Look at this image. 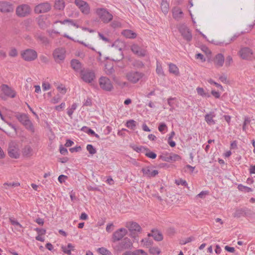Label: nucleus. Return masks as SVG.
<instances>
[{"mask_svg":"<svg viewBox=\"0 0 255 255\" xmlns=\"http://www.w3.org/2000/svg\"><path fill=\"white\" fill-rule=\"evenodd\" d=\"M179 31L183 38L187 41H190L192 39V36L189 29L185 25H182L179 29Z\"/></svg>","mask_w":255,"mask_h":255,"instance_id":"f3484780","label":"nucleus"},{"mask_svg":"<svg viewBox=\"0 0 255 255\" xmlns=\"http://www.w3.org/2000/svg\"><path fill=\"white\" fill-rule=\"evenodd\" d=\"M51 7V4L49 2L47 1L42 2L35 6L34 12L37 14L46 13L49 11Z\"/></svg>","mask_w":255,"mask_h":255,"instance_id":"6e6552de","label":"nucleus"},{"mask_svg":"<svg viewBox=\"0 0 255 255\" xmlns=\"http://www.w3.org/2000/svg\"><path fill=\"white\" fill-rule=\"evenodd\" d=\"M132 147L134 150L136 151L137 152H144V153L145 152V151L148 150V148H145L142 146H133Z\"/></svg>","mask_w":255,"mask_h":255,"instance_id":"58836bf2","label":"nucleus"},{"mask_svg":"<svg viewBox=\"0 0 255 255\" xmlns=\"http://www.w3.org/2000/svg\"><path fill=\"white\" fill-rule=\"evenodd\" d=\"M13 7L9 2L0 1V11L2 12H9L12 11Z\"/></svg>","mask_w":255,"mask_h":255,"instance_id":"a211bd4d","label":"nucleus"},{"mask_svg":"<svg viewBox=\"0 0 255 255\" xmlns=\"http://www.w3.org/2000/svg\"><path fill=\"white\" fill-rule=\"evenodd\" d=\"M22 154L24 157H30L33 154V149L29 144H27L22 148Z\"/></svg>","mask_w":255,"mask_h":255,"instance_id":"b1692460","label":"nucleus"},{"mask_svg":"<svg viewBox=\"0 0 255 255\" xmlns=\"http://www.w3.org/2000/svg\"><path fill=\"white\" fill-rule=\"evenodd\" d=\"M38 24L39 26L42 28H44L46 27V24L43 19H39L38 20Z\"/></svg>","mask_w":255,"mask_h":255,"instance_id":"5fc2aeb1","label":"nucleus"},{"mask_svg":"<svg viewBox=\"0 0 255 255\" xmlns=\"http://www.w3.org/2000/svg\"><path fill=\"white\" fill-rule=\"evenodd\" d=\"M15 117L18 121L21 123L27 130L32 133L34 132L33 125L26 114L19 113L17 114Z\"/></svg>","mask_w":255,"mask_h":255,"instance_id":"f03ea898","label":"nucleus"},{"mask_svg":"<svg viewBox=\"0 0 255 255\" xmlns=\"http://www.w3.org/2000/svg\"><path fill=\"white\" fill-rule=\"evenodd\" d=\"M1 90L3 93L7 97L14 98L15 96L16 93L15 91L7 85H2L1 86Z\"/></svg>","mask_w":255,"mask_h":255,"instance_id":"6ab92c4d","label":"nucleus"},{"mask_svg":"<svg viewBox=\"0 0 255 255\" xmlns=\"http://www.w3.org/2000/svg\"><path fill=\"white\" fill-rule=\"evenodd\" d=\"M118 52L119 53L120 55H119V57H117V58H113V60L114 61H120L121 60V59H123V55L122 54V52L121 51V49H120L118 51Z\"/></svg>","mask_w":255,"mask_h":255,"instance_id":"e2e57ef3","label":"nucleus"},{"mask_svg":"<svg viewBox=\"0 0 255 255\" xmlns=\"http://www.w3.org/2000/svg\"><path fill=\"white\" fill-rule=\"evenodd\" d=\"M100 88L106 91H111L113 89V85L111 81L106 77H101L99 79Z\"/></svg>","mask_w":255,"mask_h":255,"instance_id":"423d86ee","label":"nucleus"},{"mask_svg":"<svg viewBox=\"0 0 255 255\" xmlns=\"http://www.w3.org/2000/svg\"><path fill=\"white\" fill-rule=\"evenodd\" d=\"M151 233L148 234V237H152L154 239L157 241L162 240L163 237L161 233L157 230H152Z\"/></svg>","mask_w":255,"mask_h":255,"instance_id":"bb28decb","label":"nucleus"},{"mask_svg":"<svg viewBox=\"0 0 255 255\" xmlns=\"http://www.w3.org/2000/svg\"><path fill=\"white\" fill-rule=\"evenodd\" d=\"M156 72L159 76H164V72L163 71L161 64L158 61L156 62Z\"/></svg>","mask_w":255,"mask_h":255,"instance_id":"f704fd0d","label":"nucleus"},{"mask_svg":"<svg viewBox=\"0 0 255 255\" xmlns=\"http://www.w3.org/2000/svg\"><path fill=\"white\" fill-rule=\"evenodd\" d=\"M77 107V104L76 103H74L72 105L70 108L67 109V114L70 118H72V116L74 111L76 109Z\"/></svg>","mask_w":255,"mask_h":255,"instance_id":"4c0bfd02","label":"nucleus"},{"mask_svg":"<svg viewBox=\"0 0 255 255\" xmlns=\"http://www.w3.org/2000/svg\"><path fill=\"white\" fill-rule=\"evenodd\" d=\"M34 230L37 232L38 235H44L46 233V230L44 229L36 228L34 229Z\"/></svg>","mask_w":255,"mask_h":255,"instance_id":"6e6d98bb","label":"nucleus"},{"mask_svg":"<svg viewBox=\"0 0 255 255\" xmlns=\"http://www.w3.org/2000/svg\"><path fill=\"white\" fill-rule=\"evenodd\" d=\"M194 240V238L193 237H190L187 238L186 239L181 240L180 241L179 243L181 245H185L187 243H189L192 242Z\"/></svg>","mask_w":255,"mask_h":255,"instance_id":"37998d69","label":"nucleus"},{"mask_svg":"<svg viewBox=\"0 0 255 255\" xmlns=\"http://www.w3.org/2000/svg\"><path fill=\"white\" fill-rule=\"evenodd\" d=\"M145 155L147 156L149 158H150L151 159H155L156 157V154L154 152H153L152 151H150V150L148 149V151H145Z\"/></svg>","mask_w":255,"mask_h":255,"instance_id":"a18cd8bd","label":"nucleus"},{"mask_svg":"<svg viewBox=\"0 0 255 255\" xmlns=\"http://www.w3.org/2000/svg\"><path fill=\"white\" fill-rule=\"evenodd\" d=\"M198 95L204 97H209L210 95L208 93L205 92L203 88L198 87L196 89Z\"/></svg>","mask_w":255,"mask_h":255,"instance_id":"c9c22d12","label":"nucleus"},{"mask_svg":"<svg viewBox=\"0 0 255 255\" xmlns=\"http://www.w3.org/2000/svg\"><path fill=\"white\" fill-rule=\"evenodd\" d=\"M21 55L22 58L27 61H33L37 57L36 51L32 49H27L22 51Z\"/></svg>","mask_w":255,"mask_h":255,"instance_id":"0eeeda50","label":"nucleus"},{"mask_svg":"<svg viewBox=\"0 0 255 255\" xmlns=\"http://www.w3.org/2000/svg\"><path fill=\"white\" fill-rule=\"evenodd\" d=\"M96 13L104 23H108L113 19V16L107 9L98 8L96 9Z\"/></svg>","mask_w":255,"mask_h":255,"instance_id":"7ed1b4c3","label":"nucleus"},{"mask_svg":"<svg viewBox=\"0 0 255 255\" xmlns=\"http://www.w3.org/2000/svg\"><path fill=\"white\" fill-rule=\"evenodd\" d=\"M141 242L143 243V245L145 246L146 248H150L151 247V245L153 243L152 240H149L148 239H143L141 240Z\"/></svg>","mask_w":255,"mask_h":255,"instance_id":"79ce46f5","label":"nucleus"},{"mask_svg":"<svg viewBox=\"0 0 255 255\" xmlns=\"http://www.w3.org/2000/svg\"><path fill=\"white\" fill-rule=\"evenodd\" d=\"M81 150V146H76L75 147H72L70 149V151L71 152H79Z\"/></svg>","mask_w":255,"mask_h":255,"instance_id":"338daca9","label":"nucleus"},{"mask_svg":"<svg viewBox=\"0 0 255 255\" xmlns=\"http://www.w3.org/2000/svg\"><path fill=\"white\" fill-rule=\"evenodd\" d=\"M80 78L85 83L92 84L96 79V74L94 70L87 67L83 68L80 71Z\"/></svg>","mask_w":255,"mask_h":255,"instance_id":"f257e3e1","label":"nucleus"},{"mask_svg":"<svg viewBox=\"0 0 255 255\" xmlns=\"http://www.w3.org/2000/svg\"><path fill=\"white\" fill-rule=\"evenodd\" d=\"M84 129L88 130V131H87V133L89 134H91V135H93V134H95V131L93 130H92V129L88 128V127H84L82 128L81 130H84Z\"/></svg>","mask_w":255,"mask_h":255,"instance_id":"680f3d73","label":"nucleus"},{"mask_svg":"<svg viewBox=\"0 0 255 255\" xmlns=\"http://www.w3.org/2000/svg\"><path fill=\"white\" fill-rule=\"evenodd\" d=\"M122 34L127 38L133 39L136 37V34L129 29H126L122 31Z\"/></svg>","mask_w":255,"mask_h":255,"instance_id":"cd10ccee","label":"nucleus"},{"mask_svg":"<svg viewBox=\"0 0 255 255\" xmlns=\"http://www.w3.org/2000/svg\"><path fill=\"white\" fill-rule=\"evenodd\" d=\"M133 255H147V254L142 250H137L133 252Z\"/></svg>","mask_w":255,"mask_h":255,"instance_id":"8fccbe9b","label":"nucleus"},{"mask_svg":"<svg viewBox=\"0 0 255 255\" xmlns=\"http://www.w3.org/2000/svg\"><path fill=\"white\" fill-rule=\"evenodd\" d=\"M216 116L214 112H210L205 116V120L209 125H213L215 124V122L213 118Z\"/></svg>","mask_w":255,"mask_h":255,"instance_id":"393cba45","label":"nucleus"},{"mask_svg":"<svg viewBox=\"0 0 255 255\" xmlns=\"http://www.w3.org/2000/svg\"><path fill=\"white\" fill-rule=\"evenodd\" d=\"M126 226L130 232V237L137 241V234L140 233L141 230L139 225L134 222H129L127 223Z\"/></svg>","mask_w":255,"mask_h":255,"instance_id":"20e7f679","label":"nucleus"},{"mask_svg":"<svg viewBox=\"0 0 255 255\" xmlns=\"http://www.w3.org/2000/svg\"><path fill=\"white\" fill-rule=\"evenodd\" d=\"M35 37L37 40H39L43 44L46 45L49 43L47 38L41 33H37L35 35Z\"/></svg>","mask_w":255,"mask_h":255,"instance_id":"7c9ffc66","label":"nucleus"},{"mask_svg":"<svg viewBox=\"0 0 255 255\" xmlns=\"http://www.w3.org/2000/svg\"><path fill=\"white\" fill-rule=\"evenodd\" d=\"M99 253L103 255H112V253L105 248L102 247L98 249Z\"/></svg>","mask_w":255,"mask_h":255,"instance_id":"ea45409f","label":"nucleus"},{"mask_svg":"<svg viewBox=\"0 0 255 255\" xmlns=\"http://www.w3.org/2000/svg\"><path fill=\"white\" fill-rule=\"evenodd\" d=\"M60 152L63 155H66L68 153V150L66 148L61 146L60 147Z\"/></svg>","mask_w":255,"mask_h":255,"instance_id":"774afa93","label":"nucleus"},{"mask_svg":"<svg viewBox=\"0 0 255 255\" xmlns=\"http://www.w3.org/2000/svg\"><path fill=\"white\" fill-rule=\"evenodd\" d=\"M65 50L62 48L56 49L53 53V56L55 61L57 63H60L63 61L65 58Z\"/></svg>","mask_w":255,"mask_h":255,"instance_id":"ddd939ff","label":"nucleus"},{"mask_svg":"<svg viewBox=\"0 0 255 255\" xmlns=\"http://www.w3.org/2000/svg\"><path fill=\"white\" fill-rule=\"evenodd\" d=\"M8 154L11 158H18L20 153L18 145L14 142H11L9 144L8 148Z\"/></svg>","mask_w":255,"mask_h":255,"instance_id":"9d476101","label":"nucleus"},{"mask_svg":"<svg viewBox=\"0 0 255 255\" xmlns=\"http://www.w3.org/2000/svg\"><path fill=\"white\" fill-rule=\"evenodd\" d=\"M173 17L176 20H180L183 17V12L179 7H174L172 9Z\"/></svg>","mask_w":255,"mask_h":255,"instance_id":"412c9836","label":"nucleus"},{"mask_svg":"<svg viewBox=\"0 0 255 255\" xmlns=\"http://www.w3.org/2000/svg\"><path fill=\"white\" fill-rule=\"evenodd\" d=\"M239 54L244 60L251 61L255 58V55L252 49L248 47L241 48L239 51Z\"/></svg>","mask_w":255,"mask_h":255,"instance_id":"39448f33","label":"nucleus"},{"mask_svg":"<svg viewBox=\"0 0 255 255\" xmlns=\"http://www.w3.org/2000/svg\"><path fill=\"white\" fill-rule=\"evenodd\" d=\"M251 122V119L249 117H245L244 122L243 126V130L246 131V126L249 124Z\"/></svg>","mask_w":255,"mask_h":255,"instance_id":"de8ad7c7","label":"nucleus"},{"mask_svg":"<svg viewBox=\"0 0 255 255\" xmlns=\"http://www.w3.org/2000/svg\"><path fill=\"white\" fill-rule=\"evenodd\" d=\"M61 100V97L59 95H57L56 96L53 97L51 100V102L53 104H56L58 103Z\"/></svg>","mask_w":255,"mask_h":255,"instance_id":"bf43d9fd","label":"nucleus"},{"mask_svg":"<svg viewBox=\"0 0 255 255\" xmlns=\"http://www.w3.org/2000/svg\"><path fill=\"white\" fill-rule=\"evenodd\" d=\"M9 221L12 225L18 226L19 228H22L21 225L18 222L15 220L14 218H9Z\"/></svg>","mask_w":255,"mask_h":255,"instance_id":"09e8293b","label":"nucleus"},{"mask_svg":"<svg viewBox=\"0 0 255 255\" xmlns=\"http://www.w3.org/2000/svg\"><path fill=\"white\" fill-rule=\"evenodd\" d=\"M244 211L243 209H238L234 213V217L239 218L243 214Z\"/></svg>","mask_w":255,"mask_h":255,"instance_id":"603ef678","label":"nucleus"},{"mask_svg":"<svg viewBox=\"0 0 255 255\" xmlns=\"http://www.w3.org/2000/svg\"><path fill=\"white\" fill-rule=\"evenodd\" d=\"M9 55L11 57H16L17 55V52L15 48H12L9 52Z\"/></svg>","mask_w":255,"mask_h":255,"instance_id":"864d4df0","label":"nucleus"},{"mask_svg":"<svg viewBox=\"0 0 255 255\" xmlns=\"http://www.w3.org/2000/svg\"><path fill=\"white\" fill-rule=\"evenodd\" d=\"M127 230L124 228L119 229L115 231L113 235V242L119 241L123 239V238L127 234Z\"/></svg>","mask_w":255,"mask_h":255,"instance_id":"2eb2a0df","label":"nucleus"},{"mask_svg":"<svg viewBox=\"0 0 255 255\" xmlns=\"http://www.w3.org/2000/svg\"><path fill=\"white\" fill-rule=\"evenodd\" d=\"M175 183L178 185H182L185 186L187 185L186 181L182 179L177 180H176Z\"/></svg>","mask_w":255,"mask_h":255,"instance_id":"13d9d810","label":"nucleus"},{"mask_svg":"<svg viewBox=\"0 0 255 255\" xmlns=\"http://www.w3.org/2000/svg\"><path fill=\"white\" fill-rule=\"evenodd\" d=\"M161 158L162 160L169 162H175L176 161H179L181 159L180 156L174 153H171L169 154L162 156H161Z\"/></svg>","mask_w":255,"mask_h":255,"instance_id":"dca6fc26","label":"nucleus"},{"mask_svg":"<svg viewBox=\"0 0 255 255\" xmlns=\"http://www.w3.org/2000/svg\"><path fill=\"white\" fill-rule=\"evenodd\" d=\"M233 63V59L231 56H228L227 57L225 61V65L226 66L228 67L231 65V64Z\"/></svg>","mask_w":255,"mask_h":255,"instance_id":"3c124183","label":"nucleus"},{"mask_svg":"<svg viewBox=\"0 0 255 255\" xmlns=\"http://www.w3.org/2000/svg\"><path fill=\"white\" fill-rule=\"evenodd\" d=\"M74 247L70 243L68 244L67 247H61L62 251L68 255H71V251L74 250Z\"/></svg>","mask_w":255,"mask_h":255,"instance_id":"c756f323","label":"nucleus"},{"mask_svg":"<svg viewBox=\"0 0 255 255\" xmlns=\"http://www.w3.org/2000/svg\"><path fill=\"white\" fill-rule=\"evenodd\" d=\"M42 87L44 91H46L50 88V85L48 83H43Z\"/></svg>","mask_w":255,"mask_h":255,"instance_id":"0e129e2a","label":"nucleus"},{"mask_svg":"<svg viewBox=\"0 0 255 255\" xmlns=\"http://www.w3.org/2000/svg\"><path fill=\"white\" fill-rule=\"evenodd\" d=\"M142 172L145 176L149 178L155 177L158 174L157 170H153L149 167L143 168Z\"/></svg>","mask_w":255,"mask_h":255,"instance_id":"aec40b11","label":"nucleus"},{"mask_svg":"<svg viewBox=\"0 0 255 255\" xmlns=\"http://www.w3.org/2000/svg\"><path fill=\"white\" fill-rule=\"evenodd\" d=\"M225 61L224 56L222 54H218L215 56L214 63L216 66L218 67H222Z\"/></svg>","mask_w":255,"mask_h":255,"instance_id":"a878e982","label":"nucleus"},{"mask_svg":"<svg viewBox=\"0 0 255 255\" xmlns=\"http://www.w3.org/2000/svg\"><path fill=\"white\" fill-rule=\"evenodd\" d=\"M58 22H59L62 24H65L66 23H69L70 24L73 25L74 26H75L76 28L79 27V26L78 24H77L76 23H75L73 20L70 19H66L63 21H61V20L56 21L54 22V23H56Z\"/></svg>","mask_w":255,"mask_h":255,"instance_id":"473e14b6","label":"nucleus"},{"mask_svg":"<svg viewBox=\"0 0 255 255\" xmlns=\"http://www.w3.org/2000/svg\"><path fill=\"white\" fill-rule=\"evenodd\" d=\"M65 2L63 0H56L55 1L54 7L55 9L62 10L65 7Z\"/></svg>","mask_w":255,"mask_h":255,"instance_id":"c85d7f7f","label":"nucleus"},{"mask_svg":"<svg viewBox=\"0 0 255 255\" xmlns=\"http://www.w3.org/2000/svg\"><path fill=\"white\" fill-rule=\"evenodd\" d=\"M143 74L137 71H131L126 75L127 79L132 83H136L142 78Z\"/></svg>","mask_w":255,"mask_h":255,"instance_id":"1a4fd4ad","label":"nucleus"},{"mask_svg":"<svg viewBox=\"0 0 255 255\" xmlns=\"http://www.w3.org/2000/svg\"><path fill=\"white\" fill-rule=\"evenodd\" d=\"M74 3L83 14H88L90 13V7L87 2L82 0H75Z\"/></svg>","mask_w":255,"mask_h":255,"instance_id":"9b49d317","label":"nucleus"},{"mask_svg":"<svg viewBox=\"0 0 255 255\" xmlns=\"http://www.w3.org/2000/svg\"><path fill=\"white\" fill-rule=\"evenodd\" d=\"M131 51L135 55L140 57H144L146 55V50L136 44H133L130 46Z\"/></svg>","mask_w":255,"mask_h":255,"instance_id":"4468645a","label":"nucleus"},{"mask_svg":"<svg viewBox=\"0 0 255 255\" xmlns=\"http://www.w3.org/2000/svg\"><path fill=\"white\" fill-rule=\"evenodd\" d=\"M238 188L239 190L248 193L253 191V189L252 188L244 186L242 184H239L238 186Z\"/></svg>","mask_w":255,"mask_h":255,"instance_id":"e433bc0d","label":"nucleus"},{"mask_svg":"<svg viewBox=\"0 0 255 255\" xmlns=\"http://www.w3.org/2000/svg\"><path fill=\"white\" fill-rule=\"evenodd\" d=\"M31 12L30 6L25 4H23L17 7L16 9V14L18 16L24 17L28 15Z\"/></svg>","mask_w":255,"mask_h":255,"instance_id":"f8f14e48","label":"nucleus"},{"mask_svg":"<svg viewBox=\"0 0 255 255\" xmlns=\"http://www.w3.org/2000/svg\"><path fill=\"white\" fill-rule=\"evenodd\" d=\"M149 253L153 255H157L160 254V251L158 247H151L149 248Z\"/></svg>","mask_w":255,"mask_h":255,"instance_id":"a19ab883","label":"nucleus"},{"mask_svg":"<svg viewBox=\"0 0 255 255\" xmlns=\"http://www.w3.org/2000/svg\"><path fill=\"white\" fill-rule=\"evenodd\" d=\"M161 8L162 12L164 14H166L168 12L169 9L168 3L166 1L162 0L161 4Z\"/></svg>","mask_w":255,"mask_h":255,"instance_id":"72a5a7b5","label":"nucleus"},{"mask_svg":"<svg viewBox=\"0 0 255 255\" xmlns=\"http://www.w3.org/2000/svg\"><path fill=\"white\" fill-rule=\"evenodd\" d=\"M158 128L159 131L163 132L164 130L167 129V126L165 124L161 123L160 124Z\"/></svg>","mask_w":255,"mask_h":255,"instance_id":"4d7b16f0","label":"nucleus"},{"mask_svg":"<svg viewBox=\"0 0 255 255\" xmlns=\"http://www.w3.org/2000/svg\"><path fill=\"white\" fill-rule=\"evenodd\" d=\"M169 71L170 73L175 75H178L179 74L178 68L175 64L172 63L169 64Z\"/></svg>","mask_w":255,"mask_h":255,"instance_id":"2f4dec72","label":"nucleus"},{"mask_svg":"<svg viewBox=\"0 0 255 255\" xmlns=\"http://www.w3.org/2000/svg\"><path fill=\"white\" fill-rule=\"evenodd\" d=\"M135 126V121L134 120H131L127 122V127L128 128L133 129Z\"/></svg>","mask_w":255,"mask_h":255,"instance_id":"49530a36","label":"nucleus"},{"mask_svg":"<svg viewBox=\"0 0 255 255\" xmlns=\"http://www.w3.org/2000/svg\"><path fill=\"white\" fill-rule=\"evenodd\" d=\"M219 80L224 83H227L228 82L227 77L225 75L220 76L219 77Z\"/></svg>","mask_w":255,"mask_h":255,"instance_id":"052dcab7","label":"nucleus"},{"mask_svg":"<svg viewBox=\"0 0 255 255\" xmlns=\"http://www.w3.org/2000/svg\"><path fill=\"white\" fill-rule=\"evenodd\" d=\"M71 67L77 72L80 73V71L84 67H83L82 64L77 59H72L71 61Z\"/></svg>","mask_w":255,"mask_h":255,"instance_id":"5701e85b","label":"nucleus"},{"mask_svg":"<svg viewBox=\"0 0 255 255\" xmlns=\"http://www.w3.org/2000/svg\"><path fill=\"white\" fill-rule=\"evenodd\" d=\"M132 246V243L130 239L128 238H125L120 243V247L118 249L119 250H123L126 249H130Z\"/></svg>","mask_w":255,"mask_h":255,"instance_id":"4be33fe9","label":"nucleus"},{"mask_svg":"<svg viewBox=\"0 0 255 255\" xmlns=\"http://www.w3.org/2000/svg\"><path fill=\"white\" fill-rule=\"evenodd\" d=\"M98 35H99V37L100 38V39H102L103 41H104L106 42H110V40L108 38L106 37L103 34H102L101 33H99Z\"/></svg>","mask_w":255,"mask_h":255,"instance_id":"69168bd1","label":"nucleus"},{"mask_svg":"<svg viewBox=\"0 0 255 255\" xmlns=\"http://www.w3.org/2000/svg\"><path fill=\"white\" fill-rule=\"evenodd\" d=\"M87 150L89 151V153L93 155L96 153V149L91 144H88L86 147Z\"/></svg>","mask_w":255,"mask_h":255,"instance_id":"c03bdc74","label":"nucleus"}]
</instances>
